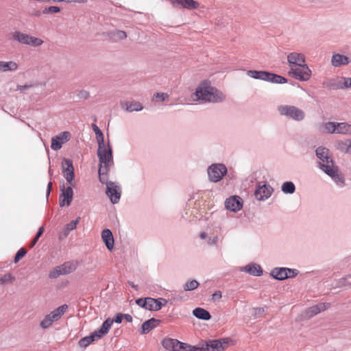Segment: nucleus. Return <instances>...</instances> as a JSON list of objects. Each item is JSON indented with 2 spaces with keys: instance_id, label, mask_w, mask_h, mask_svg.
Returning <instances> with one entry per match:
<instances>
[{
  "instance_id": "nucleus-1",
  "label": "nucleus",
  "mask_w": 351,
  "mask_h": 351,
  "mask_svg": "<svg viewBox=\"0 0 351 351\" xmlns=\"http://www.w3.org/2000/svg\"><path fill=\"white\" fill-rule=\"evenodd\" d=\"M193 101L200 104L221 103L226 99V95L212 84L211 81L204 80L196 86L191 95Z\"/></svg>"
},
{
  "instance_id": "nucleus-2",
  "label": "nucleus",
  "mask_w": 351,
  "mask_h": 351,
  "mask_svg": "<svg viewBox=\"0 0 351 351\" xmlns=\"http://www.w3.org/2000/svg\"><path fill=\"white\" fill-rule=\"evenodd\" d=\"M97 156L99 160V178L101 182L106 180V173L113 164L112 150L110 145L98 147Z\"/></svg>"
},
{
  "instance_id": "nucleus-3",
  "label": "nucleus",
  "mask_w": 351,
  "mask_h": 351,
  "mask_svg": "<svg viewBox=\"0 0 351 351\" xmlns=\"http://www.w3.org/2000/svg\"><path fill=\"white\" fill-rule=\"evenodd\" d=\"M113 324V321L110 318H108L101 325V328L92 332L90 335L82 338L78 345L81 348H86L93 341H98L107 335L110 330Z\"/></svg>"
},
{
  "instance_id": "nucleus-4",
  "label": "nucleus",
  "mask_w": 351,
  "mask_h": 351,
  "mask_svg": "<svg viewBox=\"0 0 351 351\" xmlns=\"http://www.w3.org/2000/svg\"><path fill=\"white\" fill-rule=\"evenodd\" d=\"M251 78L263 80L274 84H286L287 79L281 75L264 71L249 70L246 73Z\"/></svg>"
},
{
  "instance_id": "nucleus-5",
  "label": "nucleus",
  "mask_w": 351,
  "mask_h": 351,
  "mask_svg": "<svg viewBox=\"0 0 351 351\" xmlns=\"http://www.w3.org/2000/svg\"><path fill=\"white\" fill-rule=\"evenodd\" d=\"M277 110L281 116L296 121H301L305 117L304 112L295 106L280 105L277 107Z\"/></svg>"
},
{
  "instance_id": "nucleus-6",
  "label": "nucleus",
  "mask_w": 351,
  "mask_h": 351,
  "mask_svg": "<svg viewBox=\"0 0 351 351\" xmlns=\"http://www.w3.org/2000/svg\"><path fill=\"white\" fill-rule=\"evenodd\" d=\"M168 301L162 298L154 299L152 298H139L136 300V304L149 311H158L167 304Z\"/></svg>"
},
{
  "instance_id": "nucleus-7",
  "label": "nucleus",
  "mask_w": 351,
  "mask_h": 351,
  "mask_svg": "<svg viewBox=\"0 0 351 351\" xmlns=\"http://www.w3.org/2000/svg\"><path fill=\"white\" fill-rule=\"evenodd\" d=\"M288 74L300 82H307L312 76V71L306 63L290 68Z\"/></svg>"
},
{
  "instance_id": "nucleus-8",
  "label": "nucleus",
  "mask_w": 351,
  "mask_h": 351,
  "mask_svg": "<svg viewBox=\"0 0 351 351\" xmlns=\"http://www.w3.org/2000/svg\"><path fill=\"white\" fill-rule=\"evenodd\" d=\"M227 173V167L223 163H213L207 169L208 180L215 183L221 181Z\"/></svg>"
},
{
  "instance_id": "nucleus-9",
  "label": "nucleus",
  "mask_w": 351,
  "mask_h": 351,
  "mask_svg": "<svg viewBox=\"0 0 351 351\" xmlns=\"http://www.w3.org/2000/svg\"><path fill=\"white\" fill-rule=\"evenodd\" d=\"M233 341L230 338H222L216 340H210L206 343L205 346H199L204 351H223L233 345Z\"/></svg>"
},
{
  "instance_id": "nucleus-10",
  "label": "nucleus",
  "mask_w": 351,
  "mask_h": 351,
  "mask_svg": "<svg viewBox=\"0 0 351 351\" xmlns=\"http://www.w3.org/2000/svg\"><path fill=\"white\" fill-rule=\"evenodd\" d=\"M274 193L273 187L265 181L257 182L254 191V197L258 201L268 199Z\"/></svg>"
},
{
  "instance_id": "nucleus-11",
  "label": "nucleus",
  "mask_w": 351,
  "mask_h": 351,
  "mask_svg": "<svg viewBox=\"0 0 351 351\" xmlns=\"http://www.w3.org/2000/svg\"><path fill=\"white\" fill-rule=\"evenodd\" d=\"M67 308V305L64 304L51 311L41 321L40 326L43 328H47L51 326L54 322L58 321L64 315Z\"/></svg>"
},
{
  "instance_id": "nucleus-12",
  "label": "nucleus",
  "mask_w": 351,
  "mask_h": 351,
  "mask_svg": "<svg viewBox=\"0 0 351 351\" xmlns=\"http://www.w3.org/2000/svg\"><path fill=\"white\" fill-rule=\"evenodd\" d=\"M299 271L295 269L288 267H275L270 271V276L278 280H284L298 276Z\"/></svg>"
},
{
  "instance_id": "nucleus-13",
  "label": "nucleus",
  "mask_w": 351,
  "mask_h": 351,
  "mask_svg": "<svg viewBox=\"0 0 351 351\" xmlns=\"http://www.w3.org/2000/svg\"><path fill=\"white\" fill-rule=\"evenodd\" d=\"M322 170L330 176L337 185L343 186L345 182L344 176L334 164L324 165L322 167Z\"/></svg>"
},
{
  "instance_id": "nucleus-14",
  "label": "nucleus",
  "mask_w": 351,
  "mask_h": 351,
  "mask_svg": "<svg viewBox=\"0 0 351 351\" xmlns=\"http://www.w3.org/2000/svg\"><path fill=\"white\" fill-rule=\"evenodd\" d=\"M62 174L66 182L71 186H75L74 167L71 160L63 158L61 163Z\"/></svg>"
},
{
  "instance_id": "nucleus-15",
  "label": "nucleus",
  "mask_w": 351,
  "mask_h": 351,
  "mask_svg": "<svg viewBox=\"0 0 351 351\" xmlns=\"http://www.w3.org/2000/svg\"><path fill=\"white\" fill-rule=\"evenodd\" d=\"M76 269L75 264L71 262H66L49 272V276L51 278H56L60 276L66 275L72 273Z\"/></svg>"
},
{
  "instance_id": "nucleus-16",
  "label": "nucleus",
  "mask_w": 351,
  "mask_h": 351,
  "mask_svg": "<svg viewBox=\"0 0 351 351\" xmlns=\"http://www.w3.org/2000/svg\"><path fill=\"white\" fill-rule=\"evenodd\" d=\"M225 208L230 213H238L243 206L242 198L238 195H232L226 199L224 202Z\"/></svg>"
},
{
  "instance_id": "nucleus-17",
  "label": "nucleus",
  "mask_w": 351,
  "mask_h": 351,
  "mask_svg": "<svg viewBox=\"0 0 351 351\" xmlns=\"http://www.w3.org/2000/svg\"><path fill=\"white\" fill-rule=\"evenodd\" d=\"M71 138V134L69 131H64L54 136L51 138V148L54 151L60 149L63 145Z\"/></svg>"
},
{
  "instance_id": "nucleus-18",
  "label": "nucleus",
  "mask_w": 351,
  "mask_h": 351,
  "mask_svg": "<svg viewBox=\"0 0 351 351\" xmlns=\"http://www.w3.org/2000/svg\"><path fill=\"white\" fill-rule=\"evenodd\" d=\"M74 186H65L63 185L60 189V193L59 195V205L60 207L69 206L73 198Z\"/></svg>"
},
{
  "instance_id": "nucleus-19",
  "label": "nucleus",
  "mask_w": 351,
  "mask_h": 351,
  "mask_svg": "<svg viewBox=\"0 0 351 351\" xmlns=\"http://www.w3.org/2000/svg\"><path fill=\"white\" fill-rule=\"evenodd\" d=\"M107 181V180H106ZM106 184V194L110 197V201L112 204L117 203L121 197V190L119 185L112 182H105Z\"/></svg>"
},
{
  "instance_id": "nucleus-20",
  "label": "nucleus",
  "mask_w": 351,
  "mask_h": 351,
  "mask_svg": "<svg viewBox=\"0 0 351 351\" xmlns=\"http://www.w3.org/2000/svg\"><path fill=\"white\" fill-rule=\"evenodd\" d=\"M287 60L289 64V69L306 63L305 55L298 51L289 53L287 56Z\"/></svg>"
},
{
  "instance_id": "nucleus-21",
  "label": "nucleus",
  "mask_w": 351,
  "mask_h": 351,
  "mask_svg": "<svg viewBox=\"0 0 351 351\" xmlns=\"http://www.w3.org/2000/svg\"><path fill=\"white\" fill-rule=\"evenodd\" d=\"M351 62V55L346 56L339 53H335L331 57V64L334 67L346 66Z\"/></svg>"
},
{
  "instance_id": "nucleus-22",
  "label": "nucleus",
  "mask_w": 351,
  "mask_h": 351,
  "mask_svg": "<svg viewBox=\"0 0 351 351\" xmlns=\"http://www.w3.org/2000/svg\"><path fill=\"white\" fill-rule=\"evenodd\" d=\"M316 155L317 158L322 161L319 163V167L322 169V167L324 165L329 164H334L332 160L330 158L329 150L323 147H319L316 149Z\"/></svg>"
},
{
  "instance_id": "nucleus-23",
  "label": "nucleus",
  "mask_w": 351,
  "mask_h": 351,
  "mask_svg": "<svg viewBox=\"0 0 351 351\" xmlns=\"http://www.w3.org/2000/svg\"><path fill=\"white\" fill-rule=\"evenodd\" d=\"M101 237L105 246L109 251H112L114 248V239L112 231L106 228L101 231Z\"/></svg>"
},
{
  "instance_id": "nucleus-24",
  "label": "nucleus",
  "mask_w": 351,
  "mask_h": 351,
  "mask_svg": "<svg viewBox=\"0 0 351 351\" xmlns=\"http://www.w3.org/2000/svg\"><path fill=\"white\" fill-rule=\"evenodd\" d=\"M239 271L254 276H261L263 273L261 265L255 263H250L243 267H241Z\"/></svg>"
},
{
  "instance_id": "nucleus-25",
  "label": "nucleus",
  "mask_w": 351,
  "mask_h": 351,
  "mask_svg": "<svg viewBox=\"0 0 351 351\" xmlns=\"http://www.w3.org/2000/svg\"><path fill=\"white\" fill-rule=\"evenodd\" d=\"M199 238L202 240H206V243L210 246L217 245L219 243V236L214 232H202L199 234Z\"/></svg>"
},
{
  "instance_id": "nucleus-26",
  "label": "nucleus",
  "mask_w": 351,
  "mask_h": 351,
  "mask_svg": "<svg viewBox=\"0 0 351 351\" xmlns=\"http://www.w3.org/2000/svg\"><path fill=\"white\" fill-rule=\"evenodd\" d=\"M337 122L324 121L319 126V130L324 134H336Z\"/></svg>"
},
{
  "instance_id": "nucleus-27",
  "label": "nucleus",
  "mask_w": 351,
  "mask_h": 351,
  "mask_svg": "<svg viewBox=\"0 0 351 351\" xmlns=\"http://www.w3.org/2000/svg\"><path fill=\"white\" fill-rule=\"evenodd\" d=\"M18 69L19 64L15 61H0V72L16 71Z\"/></svg>"
},
{
  "instance_id": "nucleus-28",
  "label": "nucleus",
  "mask_w": 351,
  "mask_h": 351,
  "mask_svg": "<svg viewBox=\"0 0 351 351\" xmlns=\"http://www.w3.org/2000/svg\"><path fill=\"white\" fill-rule=\"evenodd\" d=\"M122 109L128 112L141 111L143 106L138 101H124L121 103Z\"/></svg>"
},
{
  "instance_id": "nucleus-29",
  "label": "nucleus",
  "mask_w": 351,
  "mask_h": 351,
  "mask_svg": "<svg viewBox=\"0 0 351 351\" xmlns=\"http://www.w3.org/2000/svg\"><path fill=\"white\" fill-rule=\"evenodd\" d=\"M330 306L328 303H319L314 306H311L307 310V314L309 316L315 315L321 312L328 309Z\"/></svg>"
},
{
  "instance_id": "nucleus-30",
  "label": "nucleus",
  "mask_w": 351,
  "mask_h": 351,
  "mask_svg": "<svg viewBox=\"0 0 351 351\" xmlns=\"http://www.w3.org/2000/svg\"><path fill=\"white\" fill-rule=\"evenodd\" d=\"M193 315L197 319L202 320H209L211 318L210 313L201 307L195 308L193 310Z\"/></svg>"
},
{
  "instance_id": "nucleus-31",
  "label": "nucleus",
  "mask_w": 351,
  "mask_h": 351,
  "mask_svg": "<svg viewBox=\"0 0 351 351\" xmlns=\"http://www.w3.org/2000/svg\"><path fill=\"white\" fill-rule=\"evenodd\" d=\"M158 324V320L152 318L144 322L141 326V332L142 334H147L152 329L155 328Z\"/></svg>"
},
{
  "instance_id": "nucleus-32",
  "label": "nucleus",
  "mask_w": 351,
  "mask_h": 351,
  "mask_svg": "<svg viewBox=\"0 0 351 351\" xmlns=\"http://www.w3.org/2000/svg\"><path fill=\"white\" fill-rule=\"evenodd\" d=\"M336 134L351 135V124L346 122H337Z\"/></svg>"
},
{
  "instance_id": "nucleus-33",
  "label": "nucleus",
  "mask_w": 351,
  "mask_h": 351,
  "mask_svg": "<svg viewBox=\"0 0 351 351\" xmlns=\"http://www.w3.org/2000/svg\"><path fill=\"white\" fill-rule=\"evenodd\" d=\"M351 139H345L341 141H338L336 142L335 147L336 149L345 153L348 154L350 149V143Z\"/></svg>"
},
{
  "instance_id": "nucleus-34",
  "label": "nucleus",
  "mask_w": 351,
  "mask_h": 351,
  "mask_svg": "<svg viewBox=\"0 0 351 351\" xmlns=\"http://www.w3.org/2000/svg\"><path fill=\"white\" fill-rule=\"evenodd\" d=\"M178 340L172 338H165L162 341V346L165 350L176 351Z\"/></svg>"
},
{
  "instance_id": "nucleus-35",
  "label": "nucleus",
  "mask_w": 351,
  "mask_h": 351,
  "mask_svg": "<svg viewBox=\"0 0 351 351\" xmlns=\"http://www.w3.org/2000/svg\"><path fill=\"white\" fill-rule=\"evenodd\" d=\"M176 351H204L199 346H191L186 343L178 341L177 348Z\"/></svg>"
},
{
  "instance_id": "nucleus-36",
  "label": "nucleus",
  "mask_w": 351,
  "mask_h": 351,
  "mask_svg": "<svg viewBox=\"0 0 351 351\" xmlns=\"http://www.w3.org/2000/svg\"><path fill=\"white\" fill-rule=\"evenodd\" d=\"M281 191L285 194H293L295 191V186L293 182L287 181L282 183Z\"/></svg>"
},
{
  "instance_id": "nucleus-37",
  "label": "nucleus",
  "mask_w": 351,
  "mask_h": 351,
  "mask_svg": "<svg viewBox=\"0 0 351 351\" xmlns=\"http://www.w3.org/2000/svg\"><path fill=\"white\" fill-rule=\"evenodd\" d=\"M26 35L27 34L21 32L20 31H14L10 34V38L12 40L17 41L21 44H23V42L24 41L26 37Z\"/></svg>"
},
{
  "instance_id": "nucleus-38",
  "label": "nucleus",
  "mask_w": 351,
  "mask_h": 351,
  "mask_svg": "<svg viewBox=\"0 0 351 351\" xmlns=\"http://www.w3.org/2000/svg\"><path fill=\"white\" fill-rule=\"evenodd\" d=\"M332 86L336 89H346V77H336Z\"/></svg>"
},
{
  "instance_id": "nucleus-39",
  "label": "nucleus",
  "mask_w": 351,
  "mask_h": 351,
  "mask_svg": "<svg viewBox=\"0 0 351 351\" xmlns=\"http://www.w3.org/2000/svg\"><path fill=\"white\" fill-rule=\"evenodd\" d=\"M169 98L167 93L158 92L153 95L152 101L154 102H162L167 101Z\"/></svg>"
},
{
  "instance_id": "nucleus-40",
  "label": "nucleus",
  "mask_w": 351,
  "mask_h": 351,
  "mask_svg": "<svg viewBox=\"0 0 351 351\" xmlns=\"http://www.w3.org/2000/svg\"><path fill=\"white\" fill-rule=\"evenodd\" d=\"M43 43L44 42L43 39H41L40 38L32 36L29 34L28 42L27 45L37 47L41 46L43 44Z\"/></svg>"
},
{
  "instance_id": "nucleus-41",
  "label": "nucleus",
  "mask_w": 351,
  "mask_h": 351,
  "mask_svg": "<svg viewBox=\"0 0 351 351\" xmlns=\"http://www.w3.org/2000/svg\"><path fill=\"white\" fill-rule=\"evenodd\" d=\"M199 285V282L195 280H188L183 285V289L185 291H191L196 289Z\"/></svg>"
},
{
  "instance_id": "nucleus-42",
  "label": "nucleus",
  "mask_w": 351,
  "mask_h": 351,
  "mask_svg": "<svg viewBox=\"0 0 351 351\" xmlns=\"http://www.w3.org/2000/svg\"><path fill=\"white\" fill-rule=\"evenodd\" d=\"M14 277L11 274H5L0 278V285L12 283Z\"/></svg>"
},
{
  "instance_id": "nucleus-43",
  "label": "nucleus",
  "mask_w": 351,
  "mask_h": 351,
  "mask_svg": "<svg viewBox=\"0 0 351 351\" xmlns=\"http://www.w3.org/2000/svg\"><path fill=\"white\" fill-rule=\"evenodd\" d=\"M97 141L98 143V147H106L110 145L109 143L104 141V136L102 132H97L96 135Z\"/></svg>"
},
{
  "instance_id": "nucleus-44",
  "label": "nucleus",
  "mask_w": 351,
  "mask_h": 351,
  "mask_svg": "<svg viewBox=\"0 0 351 351\" xmlns=\"http://www.w3.org/2000/svg\"><path fill=\"white\" fill-rule=\"evenodd\" d=\"M80 220V217H77L75 220H73L69 223L65 228L66 232H69L76 228L77 223Z\"/></svg>"
},
{
  "instance_id": "nucleus-45",
  "label": "nucleus",
  "mask_w": 351,
  "mask_h": 351,
  "mask_svg": "<svg viewBox=\"0 0 351 351\" xmlns=\"http://www.w3.org/2000/svg\"><path fill=\"white\" fill-rule=\"evenodd\" d=\"M60 11V9L59 7L58 6H50L47 8H45V10L43 11V12L45 14H48V13H58Z\"/></svg>"
},
{
  "instance_id": "nucleus-46",
  "label": "nucleus",
  "mask_w": 351,
  "mask_h": 351,
  "mask_svg": "<svg viewBox=\"0 0 351 351\" xmlns=\"http://www.w3.org/2000/svg\"><path fill=\"white\" fill-rule=\"evenodd\" d=\"M25 253L26 252L24 249H20L16 254L14 261L16 263L18 262L21 258H22L25 256Z\"/></svg>"
},
{
  "instance_id": "nucleus-47",
  "label": "nucleus",
  "mask_w": 351,
  "mask_h": 351,
  "mask_svg": "<svg viewBox=\"0 0 351 351\" xmlns=\"http://www.w3.org/2000/svg\"><path fill=\"white\" fill-rule=\"evenodd\" d=\"M222 297V293L220 291H216L213 295H212V299L214 301H219Z\"/></svg>"
},
{
  "instance_id": "nucleus-48",
  "label": "nucleus",
  "mask_w": 351,
  "mask_h": 351,
  "mask_svg": "<svg viewBox=\"0 0 351 351\" xmlns=\"http://www.w3.org/2000/svg\"><path fill=\"white\" fill-rule=\"evenodd\" d=\"M116 38L123 40L126 38L127 35L125 32L123 31H117L115 34Z\"/></svg>"
},
{
  "instance_id": "nucleus-49",
  "label": "nucleus",
  "mask_w": 351,
  "mask_h": 351,
  "mask_svg": "<svg viewBox=\"0 0 351 351\" xmlns=\"http://www.w3.org/2000/svg\"><path fill=\"white\" fill-rule=\"evenodd\" d=\"M123 319V315L121 313H118L115 316L114 319H112L113 322L120 324L121 323L122 320ZM112 320V319H110Z\"/></svg>"
},
{
  "instance_id": "nucleus-50",
  "label": "nucleus",
  "mask_w": 351,
  "mask_h": 351,
  "mask_svg": "<svg viewBox=\"0 0 351 351\" xmlns=\"http://www.w3.org/2000/svg\"><path fill=\"white\" fill-rule=\"evenodd\" d=\"M351 88V77H346V89Z\"/></svg>"
},
{
  "instance_id": "nucleus-51",
  "label": "nucleus",
  "mask_w": 351,
  "mask_h": 351,
  "mask_svg": "<svg viewBox=\"0 0 351 351\" xmlns=\"http://www.w3.org/2000/svg\"><path fill=\"white\" fill-rule=\"evenodd\" d=\"M123 315V318L128 322H132V317L129 314H124Z\"/></svg>"
},
{
  "instance_id": "nucleus-52",
  "label": "nucleus",
  "mask_w": 351,
  "mask_h": 351,
  "mask_svg": "<svg viewBox=\"0 0 351 351\" xmlns=\"http://www.w3.org/2000/svg\"><path fill=\"white\" fill-rule=\"evenodd\" d=\"M43 232H44V228L40 227L39 228L36 237H37V238H39L43 234Z\"/></svg>"
},
{
  "instance_id": "nucleus-53",
  "label": "nucleus",
  "mask_w": 351,
  "mask_h": 351,
  "mask_svg": "<svg viewBox=\"0 0 351 351\" xmlns=\"http://www.w3.org/2000/svg\"><path fill=\"white\" fill-rule=\"evenodd\" d=\"M93 130H94L96 135L97 134L98 132H101V131L99 130V128L95 125H93Z\"/></svg>"
},
{
  "instance_id": "nucleus-54",
  "label": "nucleus",
  "mask_w": 351,
  "mask_h": 351,
  "mask_svg": "<svg viewBox=\"0 0 351 351\" xmlns=\"http://www.w3.org/2000/svg\"><path fill=\"white\" fill-rule=\"evenodd\" d=\"M51 185H52L51 182H49V183L48 184V186H47V195H49V193H50V190H51Z\"/></svg>"
},
{
  "instance_id": "nucleus-55",
  "label": "nucleus",
  "mask_w": 351,
  "mask_h": 351,
  "mask_svg": "<svg viewBox=\"0 0 351 351\" xmlns=\"http://www.w3.org/2000/svg\"><path fill=\"white\" fill-rule=\"evenodd\" d=\"M81 95L82 97H84V98H86L88 97V93L86 92V91H83L81 93Z\"/></svg>"
},
{
  "instance_id": "nucleus-56",
  "label": "nucleus",
  "mask_w": 351,
  "mask_h": 351,
  "mask_svg": "<svg viewBox=\"0 0 351 351\" xmlns=\"http://www.w3.org/2000/svg\"><path fill=\"white\" fill-rule=\"evenodd\" d=\"M28 36H29V34H27L26 37H25V38L24 41L23 42V44H22V45H27V42H28Z\"/></svg>"
},
{
  "instance_id": "nucleus-57",
  "label": "nucleus",
  "mask_w": 351,
  "mask_h": 351,
  "mask_svg": "<svg viewBox=\"0 0 351 351\" xmlns=\"http://www.w3.org/2000/svg\"><path fill=\"white\" fill-rule=\"evenodd\" d=\"M38 239H39V238H37V237H36L34 239V240H33V241H32V245H31L32 247H33V246L36 244V243L37 242V241L38 240Z\"/></svg>"
},
{
  "instance_id": "nucleus-58",
  "label": "nucleus",
  "mask_w": 351,
  "mask_h": 351,
  "mask_svg": "<svg viewBox=\"0 0 351 351\" xmlns=\"http://www.w3.org/2000/svg\"><path fill=\"white\" fill-rule=\"evenodd\" d=\"M38 239H39V238H37V237H36L34 239V240H33V241H32V245H31L32 247H33V246L36 244V243L37 242V241L38 240Z\"/></svg>"
}]
</instances>
